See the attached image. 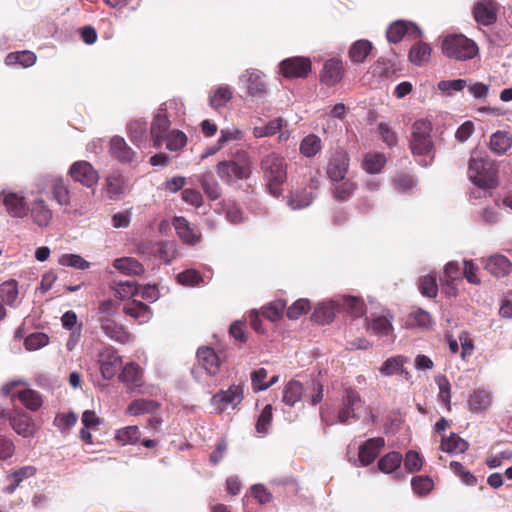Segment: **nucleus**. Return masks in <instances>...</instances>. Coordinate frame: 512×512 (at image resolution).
I'll list each match as a JSON object with an SVG mask.
<instances>
[{
	"mask_svg": "<svg viewBox=\"0 0 512 512\" xmlns=\"http://www.w3.org/2000/svg\"><path fill=\"white\" fill-rule=\"evenodd\" d=\"M406 34L416 39L421 36V30L414 23L397 20L391 23L386 31L388 41L395 44Z\"/></svg>",
	"mask_w": 512,
	"mask_h": 512,
	"instance_id": "nucleus-16",
	"label": "nucleus"
},
{
	"mask_svg": "<svg viewBox=\"0 0 512 512\" xmlns=\"http://www.w3.org/2000/svg\"><path fill=\"white\" fill-rule=\"evenodd\" d=\"M491 393L484 389L474 391L468 398V409L473 413H480L488 409L491 405Z\"/></svg>",
	"mask_w": 512,
	"mask_h": 512,
	"instance_id": "nucleus-31",
	"label": "nucleus"
},
{
	"mask_svg": "<svg viewBox=\"0 0 512 512\" xmlns=\"http://www.w3.org/2000/svg\"><path fill=\"white\" fill-rule=\"evenodd\" d=\"M343 76V65L342 62L338 59H330L325 62L323 69L321 71V81L328 85L332 86L338 83Z\"/></svg>",
	"mask_w": 512,
	"mask_h": 512,
	"instance_id": "nucleus-27",
	"label": "nucleus"
},
{
	"mask_svg": "<svg viewBox=\"0 0 512 512\" xmlns=\"http://www.w3.org/2000/svg\"><path fill=\"white\" fill-rule=\"evenodd\" d=\"M362 408L360 397L351 389H347L343 396V407L338 413V421L347 423L351 419L358 418V412Z\"/></svg>",
	"mask_w": 512,
	"mask_h": 512,
	"instance_id": "nucleus-17",
	"label": "nucleus"
},
{
	"mask_svg": "<svg viewBox=\"0 0 512 512\" xmlns=\"http://www.w3.org/2000/svg\"><path fill=\"white\" fill-rule=\"evenodd\" d=\"M200 184L205 194L211 199L216 200L221 196V189L217 181L210 175H203L200 179Z\"/></svg>",
	"mask_w": 512,
	"mask_h": 512,
	"instance_id": "nucleus-55",
	"label": "nucleus"
},
{
	"mask_svg": "<svg viewBox=\"0 0 512 512\" xmlns=\"http://www.w3.org/2000/svg\"><path fill=\"white\" fill-rule=\"evenodd\" d=\"M18 297V285L14 280L0 285V299L9 306H14Z\"/></svg>",
	"mask_w": 512,
	"mask_h": 512,
	"instance_id": "nucleus-47",
	"label": "nucleus"
},
{
	"mask_svg": "<svg viewBox=\"0 0 512 512\" xmlns=\"http://www.w3.org/2000/svg\"><path fill=\"white\" fill-rule=\"evenodd\" d=\"M497 8L494 0H479L474 6V18L481 25H492L497 20Z\"/></svg>",
	"mask_w": 512,
	"mask_h": 512,
	"instance_id": "nucleus-20",
	"label": "nucleus"
},
{
	"mask_svg": "<svg viewBox=\"0 0 512 512\" xmlns=\"http://www.w3.org/2000/svg\"><path fill=\"white\" fill-rule=\"evenodd\" d=\"M310 389L313 393L310 395V402L312 405H316L321 402L323 398V387L315 380L309 382L306 389L303 388L299 381L291 380L283 389V402L286 405L294 406L301 400L304 395V390Z\"/></svg>",
	"mask_w": 512,
	"mask_h": 512,
	"instance_id": "nucleus-6",
	"label": "nucleus"
},
{
	"mask_svg": "<svg viewBox=\"0 0 512 512\" xmlns=\"http://www.w3.org/2000/svg\"><path fill=\"white\" fill-rule=\"evenodd\" d=\"M280 70L285 78H305L311 71V62L305 57H291L280 63Z\"/></svg>",
	"mask_w": 512,
	"mask_h": 512,
	"instance_id": "nucleus-12",
	"label": "nucleus"
},
{
	"mask_svg": "<svg viewBox=\"0 0 512 512\" xmlns=\"http://www.w3.org/2000/svg\"><path fill=\"white\" fill-rule=\"evenodd\" d=\"M468 448V443L456 434H451L450 437L442 441L441 449L448 454L464 453Z\"/></svg>",
	"mask_w": 512,
	"mask_h": 512,
	"instance_id": "nucleus-44",
	"label": "nucleus"
},
{
	"mask_svg": "<svg viewBox=\"0 0 512 512\" xmlns=\"http://www.w3.org/2000/svg\"><path fill=\"white\" fill-rule=\"evenodd\" d=\"M115 294L120 299L131 298L138 294V286L132 281L120 282L115 287Z\"/></svg>",
	"mask_w": 512,
	"mask_h": 512,
	"instance_id": "nucleus-61",
	"label": "nucleus"
},
{
	"mask_svg": "<svg viewBox=\"0 0 512 512\" xmlns=\"http://www.w3.org/2000/svg\"><path fill=\"white\" fill-rule=\"evenodd\" d=\"M339 303L334 300H328L320 303L312 314V319L319 324L330 323L335 317L336 309Z\"/></svg>",
	"mask_w": 512,
	"mask_h": 512,
	"instance_id": "nucleus-33",
	"label": "nucleus"
},
{
	"mask_svg": "<svg viewBox=\"0 0 512 512\" xmlns=\"http://www.w3.org/2000/svg\"><path fill=\"white\" fill-rule=\"evenodd\" d=\"M432 124L426 119H419L413 123L410 148L414 155H427L433 149L431 137Z\"/></svg>",
	"mask_w": 512,
	"mask_h": 512,
	"instance_id": "nucleus-5",
	"label": "nucleus"
},
{
	"mask_svg": "<svg viewBox=\"0 0 512 512\" xmlns=\"http://www.w3.org/2000/svg\"><path fill=\"white\" fill-rule=\"evenodd\" d=\"M314 196L306 189L297 190L290 194L288 206L292 210H300L308 207L313 202Z\"/></svg>",
	"mask_w": 512,
	"mask_h": 512,
	"instance_id": "nucleus-36",
	"label": "nucleus"
},
{
	"mask_svg": "<svg viewBox=\"0 0 512 512\" xmlns=\"http://www.w3.org/2000/svg\"><path fill=\"white\" fill-rule=\"evenodd\" d=\"M419 289L422 295L434 298L437 296L438 286L436 283V276L428 274L420 279Z\"/></svg>",
	"mask_w": 512,
	"mask_h": 512,
	"instance_id": "nucleus-56",
	"label": "nucleus"
},
{
	"mask_svg": "<svg viewBox=\"0 0 512 512\" xmlns=\"http://www.w3.org/2000/svg\"><path fill=\"white\" fill-rule=\"evenodd\" d=\"M197 361L207 374L214 376L219 372L220 359L212 348L200 347L197 350Z\"/></svg>",
	"mask_w": 512,
	"mask_h": 512,
	"instance_id": "nucleus-24",
	"label": "nucleus"
},
{
	"mask_svg": "<svg viewBox=\"0 0 512 512\" xmlns=\"http://www.w3.org/2000/svg\"><path fill=\"white\" fill-rule=\"evenodd\" d=\"M243 388L240 385H231L227 390L220 391L212 396L211 405L216 411L222 412L228 408H235L243 400Z\"/></svg>",
	"mask_w": 512,
	"mask_h": 512,
	"instance_id": "nucleus-9",
	"label": "nucleus"
},
{
	"mask_svg": "<svg viewBox=\"0 0 512 512\" xmlns=\"http://www.w3.org/2000/svg\"><path fill=\"white\" fill-rule=\"evenodd\" d=\"M248 94L255 99H263L268 94V83L263 72L257 69H247L239 78Z\"/></svg>",
	"mask_w": 512,
	"mask_h": 512,
	"instance_id": "nucleus-7",
	"label": "nucleus"
},
{
	"mask_svg": "<svg viewBox=\"0 0 512 512\" xmlns=\"http://www.w3.org/2000/svg\"><path fill=\"white\" fill-rule=\"evenodd\" d=\"M3 204L6 212L13 218L28 216V203L23 192L3 190L0 193V204Z\"/></svg>",
	"mask_w": 512,
	"mask_h": 512,
	"instance_id": "nucleus-8",
	"label": "nucleus"
},
{
	"mask_svg": "<svg viewBox=\"0 0 512 512\" xmlns=\"http://www.w3.org/2000/svg\"><path fill=\"white\" fill-rule=\"evenodd\" d=\"M402 462V456L399 452H390L383 456L378 462V468L383 473H391L396 470Z\"/></svg>",
	"mask_w": 512,
	"mask_h": 512,
	"instance_id": "nucleus-48",
	"label": "nucleus"
},
{
	"mask_svg": "<svg viewBox=\"0 0 512 512\" xmlns=\"http://www.w3.org/2000/svg\"><path fill=\"white\" fill-rule=\"evenodd\" d=\"M113 267L127 276H137L144 273V266L135 258L122 257L113 261Z\"/></svg>",
	"mask_w": 512,
	"mask_h": 512,
	"instance_id": "nucleus-32",
	"label": "nucleus"
},
{
	"mask_svg": "<svg viewBox=\"0 0 512 512\" xmlns=\"http://www.w3.org/2000/svg\"><path fill=\"white\" fill-rule=\"evenodd\" d=\"M124 313L136 321L139 324L148 322L152 317V311L150 307L141 301L133 300L127 303L123 309Z\"/></svg>",
	"mask_w": 512,
	"mask_h": 512,
	"instance_id": "nucleus-30",
	"label": "nucleus"
},
{
	"mask_svg": "<svg viewBox=\"0 0 512 512\" xmlns=\"http://www.w3.org/2000/svg\"><path fill=\"white\" fill-rule=\"evenodd\" d=\"M118 380L134 391L143 385L142 368L135 362H129L122 368Z\"/></svg>",
	"mask_w": 512,
	"mask_h": 512,
	"instance_id": "nucleus-21",
	"label": "nucleus"
},
{
	"mask_svg": "<svg viewBox=\"0 0 512 512\" xmlns=\"http://www.w3.org/2000/svg\"><path fill=\"white\" fill-rule=\"evenodd\" d=\"M115 439L122 445L136 444L140 440L138 426H126L115 431Z\"/></svg>",
	"mask_w": 512,
	"mask_h": 512,
	"instance_id": "nucleus-39",
	"label": "nucleus"
},
{
	"mask_svg": "<svg viewBox=\"0 0 512 512\" xmlns=\"http://www.w3.org/2000/svg\"><path fill=\"white\" fill-rule=\"evenodd\" d=\"M166 148L170 151H180L187 143V136L180 130H171L164 138Z\"/></svg>",
	"mask_w": 512,
	"mask_h": 512,
	"instance_id": "nucleus-46",
	"label": "nucleus"
},
{
	"mask_svg": "<svg viewBox=\"0 0 512 512\" xmlns=\"http://www.w3.org/2000/svg\"><path fill=\"white\" fill-rule=\"evenodd\" d=\"M110 153L123 163L131 162L135 157V152L127 145L126 141L119 136H115L110 140Z\"/></svg>",
	"mask_w": 512,
	"mask_h": 512,
	"instance_id": "nucleus-29",
	"label": "nucleus"
},
{
	"mask_svg": "<svg viewBox=\"0 0 512 512\" xmlns=\"http://www.w3.org/2000/svg\"><path fill=\"white\" fill-rule=\"evenodd\" d=\"M28 215L38 227H47L52 220V210L41 196H37L28 204Z\"/></svg>",
	"mask_w": 512,
	"mask_h": 512,
	"instance_id": "nucleus-14",
	"label": "nucleus"
},
{
	"mask_svg": "<svg viewBox=\"0 0 512 512\" xmlns=\"http://www.w3.org/2000/svg\"><path fill=\"white\" fill-rule=\"evenodd\" d=\"M104 191L110 199H120L128 191L126 178L120 173L109 175L106 178Z\"/></svg>",
	"mask_w": 512,
	"mask_h": 512,
	"instance_id": "nucleus-25",
	"label": "nucleus"
},
{
	"mask_svg": "<svg viewBox=\"0 0 512 512\" xmlns=\"http://www.w3.org/2000/svg\"><path fill=\"white\" fill-rule=\"evenodd\" d=\"M484 267L492 275L503 277L510 272L511 262L504 255L495 254L485 260Z\"/></svg>",
	"mask_w": 512,
	"mask_h": 512,
	"instance_id": "nucleus-28",
	"label": "nucleus"
},
{
	"mask_svg": "<svg viewBox=\"0 0 512 512\" xmlns=\"http://www.w3.org/2000/svg\"><path fill=\"white\" fill-rule=\"evenodd\" d=\"M99 368L105 380H111L122 366V358L116 351L105 349L99 354Z\"/></svg>",
	"mask_w": 512,
	"mask_h": 512,
	"instance_id": "nucleus-15",
	"label": "nucleus"
},
{
	"mask_svg": "<svg viewBox=\"0 0 512 512\" xmlns=\"http://www.w3.org/2000/svg\"><path fill=\"white\" fill-rule=\"evenodd\" d=\"M383 438H372L359 447L358 461L362 466H368L379 455L381 448L384 446Z\"/></svg>",
	"mask_w": 512,
	"mask_h": 512,
	"instance_id": "nucleus-23",
	"label": "nucleus"
},
{
	"mask_svg": "<svg viewBox=\"0 0 512 512\" xmlns=\"http://www.w3.org/2000/svg\"><path fill=\"white\" fill-rule=\"evenodd\" d=\"M422 466L423 459L419 453L413 450H410L406 453L404 458V467L408 472H417L422 468Z\"/></svg>",
	"mask_w": 512,
	"mask_h": 512,
	"instance_id": "nucleus-60",
	"label": "nucleus"
},
{
	"mask_svg": "<svg viewBox=\"0 0 512 512\" xmlns=\"http://www.w3.org/2000/svg\"><path fill=\"white\" fill-rule=\"evenodd\" d=\"M356 186L354 183L346 181L336 186L332 192L335 199L340 201L348 200L354 193Z\"/></svg>",
	"mask_w": 512,
	"mask_h": 512,
	"instance_id": "nucleus-64",
	"label": "nucleus"
},
{
	"mask_svg": "<svg viewBox=\"0 0 512 512\" xmlns=\"http://www.w3.org/2000/svg\"><path fill=\"white\" fill-rule=\"evenodd\" d=\"M16 397L29 410H38L43 403L41 395L32 389H25L17 393Z\"/></svg>",
	"mask_w": 512,
	"mask_h": 512,
	"instance_id": "nucleus-37",
	"label": "nucleus"
},
{
	"mask_svg": "<svg viewBox=\"0 0 512 512\" xmlns=\"http://www.w3.org/2000/svg\"><path fill=\"white\" fill-rule=\"evenodd\" d=\"M6 64L13 65L19 64L22 67H30L36 62V55L31 51H19L10 53L5 59Z\"/></svg>",
	"mask_w": 512,
	"mask_h": 512,
	"instance_id": "nucleus-45",
	"label": "nucleus"
},
{
	"mask_svg": "<svg viewBox=\"0 0 512 512\" xmlns=\"http://www.w3.org/2000/svg\"><path fill=\"white\" fill-rule=\"evenodd\" d=\"M469 180L483 190L494 189L498 185V169L485 151L474 150L468 162Z\"/></svg>",
	"mask_w": 512,
	"mask_h": 512,
	"instance_id": "nucleus-1",
	"label": "nucleus"
},
{
	"mask_svg": "<svg viewBox=\"0 0 512 512\" xmlns=\"http://www.w3.org/2000/svg\"><path fill=\"white\" fill-rule=\"evenodd\" d=\"M430 55V46L427 43L419 42L410 49L409 59L415 65H422L429 60Z\"/></svg>",
	"mask_w": 512,
	"mask_h": 512,
	"instance_id": "nucleus-43",
	"label": "nucleus"
},
{
	"mask_svg": "<svg viewBox=\"0 0 512 512\" xmlns=\"http://www.w3.org/2000/svg\"><path fill=\"white\" fill-rule=\"evenodd\" d=\"M435 383L437 384L439 389L438 400L441 401L447 407L448 410H450L451 384L449 380L444 375H437L435 376Z\"/></svg>",
	"mask_w": 512,
	"mask_h": 512,
	"instance_id": "nucleus-49",
	"label": "nucleus"
},
{
	"mask_svg": "<svg viewBox=\"0 0 512 512\" xmlns=\"http://www.w3.org/2000/svg\"><path fill=\"white\" fill-rule=\"evenodd\" d=\"M232 99V91L229 86L217 87L209 96V104L213 109L224 107Z\"/></svg>",
	"mask_w": 512,
	"mask_h": 512,
	"instance_id": "nucleus-38",
	"label": "nucleus"
},
{
	"mask_svg": "<svg viewBox=\"0 0 512 512\" xmlns=\"http://www.w3.org/2000/svg\"><path fill=\"white\" fill-rule=\"evenodd\" d=\"M442 52L449 58L467 60L476 56L478 46L464 35H449L442 42Z\"/></svg>",
	"mask_w": 512,
	"mask_h": 512,
	"instance_id": "nucleus-4",
	"label": "nucleus"
},
{
	"mask_svg": "<svg viewBox=\"0 0 512 512\" xmlns=\"http://www.w3.org/2000/svg\"><path fill=\"white\" fill-rule=\"evenodd\" d=\"M310 309V302L307 299L295 301L287 309V316L290 319H298L301 315L307 313Z\"/></svg>",
	"mask_w": 512,
	"mask_h": 512,
	"instance_id": "nucleus-63",
	"label": "nucleus"
},
{
	"mask_svg": "<svg viewBox=\"0 0 512 512\" xmlns=\"http://www.w3.org/2000/svg\"><path fill=\"white\" fill-rule=\"evenodd\" d=\"M411 486L414 493L419 496H424L432 491L434 483L428 476H415L411 480Z\"/></svg>",
	"mask_w": 512,
	"mask_h": 512,
	"instance_id": "nucleus-54",
	"label": "nucleus"
},
{
	"mask_svg": "<svg viewBox=\"0 0 512 512\" xmlns=\"http://www.w3.org/2000/svg\"><path fill=\"white\" fill-rule=\"evenodd\" d=\"M272 421V406L270 404L266 405L259 415L256 422V431L261 435H266L268 433L270 424Z\"/></svg>",
	"mask_w": 512,
	"mask_h": 512,
	"instance_id": "nucleus-57",
	"label": "nucleus"
},
{
	"mask_svg": "<svg viewBox=\"0 0 512 512\" xmlns=\"http://www.w3.org/2000/svg\"><path fill=\"white\" fill-rule=\"evenodd\" d=\"M285 308L286 302L284 300H275L270 302L267 306L263 307L262 314L264 317L274 322L282 317Z\"/></svg>",
	"mask_w": 512,
	"mask_h": 512,
	"instance_id": "nucleus-52",
	"label": "nucleus"
},
{
	"mask_svg": "<svg viewBox=\"0 0 512 512\" xmlns=\"http://www.w3.org/2000/svg\"><path fill=\"white\" fill-rule=\"evenodd\" d=\"M158 408L159 403L154 400L136 399L128 405L126 413L132 416H140L154 413Z\"/></svg>",
	"mask_w": 512,
	"mask_h": 512,
	"instance_id": "nucleus-35",
	"label": "nucleus"
},
{
	"mask_svg": "<svg viewBox=\"0 0 512 512\" xmlns=\"http://www.w3.org/2000/svg\"><path fill=\"white\" fill-rule=\"evenodd\" d=\"M49 342V338L46 334L36 332L30 334L24 341V345L27 350L34 351L46 346Z\"/></svg>",
	"mask_w": 512,
	"mask_h": 512,
	"instance_id": "nucleus-59",
	"label": "nucleus"
},
{
	"mask_svg": "<svg viewBox=\"0 0 512 512\" xmlns=\"http://www.w3.org/2000/svg\"><path fill=\"white\" fill-rule=\"evenodd\" d=\"M348 167V155L343 151L336 152L327 166V175L333 182L342 181L346 176Z\"/></svg>",
	"mask_w": 512,
	"mask_h": 512,
	"instance_id": "nucleus-22",
	"label": "nucleus"
},
{
	"mask_svg": "<svg viewBox=\"0 0 512 512\" xmlns=\"http://www.w3.org/2000/svg\"><path fill=\"white\" fill-rule=\"evenodd\" d=\"M71 178L87 188H94L99 181L98 171L87 161H77L69 169Z\"/></svg>",
	"mask_w": 512,
	"mask_h": 512,
	"instance_id": "nucleus-10",
	"label": "nucleus"
},
{
	"mask_svg": "<svg viewBox=\"0 0 512 512\" xmlns=\"http://www.w3.org/2000/svg\"><path fill=\"white\" fill-rule=\"evenodd\" d=\"M252 168L251 158L243 152L236 159L220 161L216 166V171L223 182L233 184L248 179L252 173Z\"/></svg>",
	"mask_w": 512,
	"mask_h": 512,
	"instance_id": "nucleus-3",
	"label": "nucleus"
},
{
	"mask_svg": "<svg viewBox=\"0 0 512 512\" xmlns=\"http://www.w3.org/2000/svg\"><path fill=\"white\" fill-rule=\"evenodd\" d=\"M408 358L403 355H397L386 359L380 367V373L383 376H392L399 373Z\"/></svg>",
	"mask_w": 512,
	"mask_h": 512,
	"instance_id": "nucleus-42",
	"label": "nucleus"
},
{
	"mask_svg": "<svg viewBox=\"0 0 512 512\" xmlns=\"http://www.w3.org/2000/svg\"><path fill=\"white\" fill-rule=\"evenodd\" d=\"M283 120L281 118L270 121L264 127H254L253 128V136L255 138H263L272 136L277 133V131L281 128Z\"/></svg>",
	"mask_w": 512,
	"mask_h": 512,
	"instance_id": "nucleus-58",
	"label": "nucleus"
},
{
	"mask_svg": "<svg viewBox=\"0 0 512 512\" xmlns=\"http://www.w3.org/2000/svg\"><path fill=\"white\" fill-rule=\"evenodd\" d=\"M52 194L59 205L68 206L70 204V191L62 178H53Z\"/></svg>",
	"mask_w": 512,
	"mask_h": 512,
	"instance_id": "nucleus-40",
	"label": "nucleus"
},
{
	"mask_svg": "<svg viewBox=\"0 0 512 512\" xmlns=\"http://www.w3.org/2000/svg\"><path fill=\"white\" fill-rule=\"evenodd\" d=\"M320 149L321 139L314 134L306 136L300 144V152L305 157L315 156L320 151Z\"/></svg>",
	"mask_w": 512,
	"mask_h": 512,
	"instance_id": "nucleus-50",
	"label": "nucleus"
},
{
	"mask_svg": "<svg viewBox=\"0 0 512 512\" xmlns=\"http://www.w3.org/2000/svg\"><path fill=\"white\" fill-rule=\"evenodd\" d=\"M170 120L163 107H160L151 123V137L155 147L159 148L164 143L165 136L170 132Z\"/></svg>",
	"mask_w": 512,
	"mask_h": 512,
	"instance_id": "nucleus-19",
	"label": "nucleus"
},
{
	"mask_svg": "<svg viewBox=\"0 0 512 512\" xmlns=\"http://www.w3.org/2000/svg\"><path fill=\"white\" fill-rule=\"evenodd\" d=\"M386 163V158L383 154H367L363 161V168L371 174L379 173Z\"/></svg>",
	"mask_w": 512,
	"mask_h": 512,
	"instance_id": "nucleus-51",
	"label": "nucleus"
},
{
	"mask_svg": "<svg viewBox=\"0 0 512 512\" xmlns=\"http://www.w3.org/2000/svg\"><path fill=\"white\" fill-rule=\"evenodd\" d=\"M0 417H7L11 428L23 438L33 437L36 432L32 417L23 411H14L13 413L2 411Z\"/></svg>",
	"mask_w": 512,
	"mask_h": 512,
	"instance_id": "nucleus-11",
	"label": "nucleus"
},
{
	"mask_svg": "<svg viewBox=\"0 0 512 512\" xmlns=\"http://www.w3.org/2000/svg\"><path fill=\"white\" fill-rule=\"evenodd\" d=\"M98 321L103 333L111 340L121 344H127L133 340V336L124 328V326L117 323L113 318L100 316Z\"/></svg>",
	"mask_w": 512,
	"mask_h": 512,
	"instance_id": "nucleus-13",
	"label": "nucleus"
},
{
	"mask_svg": "<svg viewBox=\"0 0 512 512\" xmlns=\"http://www.w3.org/2000/svg\"><path fill=\"white\" fill-rule=\"evenodd\" d=\"M260 168L270 193L279 197L281 195L280 187L287 180V162L285 158L276 152H271L261 159Z\"/></svg>",
	"mask_w": 512,
	"mask_h": 512,
	"instance_id": "nucleus-2",
	"label": "nucleus"
},
{
	"mask_svg": "<svg viewBox=\"0 0 512 512\" xmlns=\"http://www.w3.org/2000/svg\"><path fill=\"white\" fill-rule=\"evenodd\" d=\"M58 262L62 266L72 267L78 270H87L90 268V263L78 254H63Z\"/></svg>",
	"mask_w": 512,
	"mask_h": 512,
	"instance_id": "nucleus-53",
	"label": "nucleus"
},
{
	"mask_svg": "<svg viewBox=\"0 0 512 512\" xmlns=\"http://www.w3.org/2000/svg\"><path fill=\"white\" fill-rule=\"evenodd\" d=\"M512 147V136L505 131H497L490 137V149L497 155L506 153Z\"/></svg>",
	"mask_w": 512,
	"mask_h": 512,
	"instance_id": "nucleus-34",
	"label": "nucleus"
},
{
	"mask_svg": "<svg viewBox=\"0 0 512 512\" xmlns=\"http://www.w3.org/2000/svg\"><path fill=\"white\" fill-rule=\"evenodd\" d=\"M77 422V415L73 412L59 414L55 417L54 424L62 432H67Z\"/></svg>",
	"mask_w": 512,
	"mask_h": 512,
	"instance_id": "nucleus-62",
	"label": "nucleus"
},
{
	"mask_svg": "<svg viewBox=\"0 0 512 512\" xmlns=\"http://www.w3.org/2000/svg\"><path fill=\"white\" fill-rule=\"evenodd\" d=\"M372 50V43L366 39L356 41L349 51L353 62L362 63Z\"/></svg>",
	"mask_w": 512,
	"mask_h": 512,
	"instance_id": "nucleus-41",
	"label": "nucleus"
},
{
	"mask_svg": "<svg viewBox=\"0 0 512 512\" xmlns=\"http://www.w3.org/2000/svg\"><path fill=\"white\" fill-rule=\"evenodd\" d=\"M367 330L377 336L383 344H390L395 340L391 319L385 316L373 318L367 324Z\"/></svg>",
	"mask_w": 512,
	"mask_h": 512,
	"instance_id": "nucleus-18",
	"label": "nucleus"
},
{
	"mask_svg": "<svg viewBox=\"0 0 512 512\" xmlns=\"http://www.w3.org/2000/svg\"><path fill=\"white\" fill-rule=\"evenodd\" d=\"M173 226L177 235L184 243L194 245L200 241L201 233L197 229L192 228L184 217H175Z\"/></svg>",
	"mask_w": 512,
	"mask_h": 512,
	"instance_id": "nucleus-26",
	"label": "nucleus"
}]
</instances>
